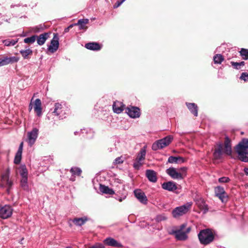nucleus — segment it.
<instances>
[{"label": "nucleus", "instance_id": "1", "mask_svg": "<svg viewBox=\"0 0 248 248\" xmlns=\"http://www.w3.org/2000/svg\"><path fill=\"white\" fill-rule=\"evenodd\" d=\"M232 149L231 140L226 137L224 143L219 142L214 146L213 150V159L220 160L223 157V155H232Z\"/></svg>", "mask_w": 248, "mask_h": 248}, {"label": "nucleus", "instance_id": "2", "mask_svg": "<svg viewBox=\"0 0 248 248\" xmlns=\"http://www.w3.org/2000/svg\"><path fill=\"white\" fill-rule=\"evenodd\" d=\"M235 151L239 159L243 162H248V139H243L236 146Z\"/></svg>", "mask_w": 248, "mask_h": 248}, {"label": "nucleus", "instance_id": "3", "mask_svg": "<svg viewBox=\"0 0 248 248\" xmlns=\"http://www.w3.org/2000/svg\"><path fill=\"white\" fill-rule=\"evenodd\" d=\"M191 229V227H186V225L183 224L180 226L179 229L173 230L171 234L174 235L177 240L185 241L187 239V234L190 232Z\"/></svg>", "mask_w": 248, "mask_h": 248}, {"label": "nucleus", "instance_id": "4", "mask_svg": "<svg viewBox=\"0 0 248 248\" xmlns=\"http://www.w3.org/2000/svg\"><path fill=\"white\" fill-rule=\"evenodd\" d=\"M198 238L201 244L206 245L213 241L214 235L211 230L205 229L200 232Z\"/></svg>", "mask_w": 248, "mask_h": 248}, {"label": "nucleus", "instance_id": "5", "mask_svg": "<svg viewBox=\"0 0 248 248\" xmlns=\"http://www.w3.org/2000/svg\"><path fill=\"white\" fill-rule=\"evenodd\" d=\"M173 140V137L168 136L154 142L152 146V150L156 151L169 145Z\"/></svg>", "mask_w": 248, "mask_h": 248}, {"label": "nucleus", "instance_id": "6", "mask_svg": "<svg viewBox=\"0 0 248 248\" xmlns=\"http://www.w3.org/2000/svg\"><path fill=\"white\" fill-rule=\"evenodd\" d=\"M146 154V146H145L142 148L140 152L138 153L137 157L133 164V167L136 169L139 170L140 167L142 165L143 161L145 158Z\"/></svg>", "mask_w": 248, "mask_h": 248}, {"label": "nucleus", "instance_id": "7", "mask_svg": "<svg viewBox=\"0 0 248 248\" xmlns=\"http://www.w3.org/2000/svg\"><path fill=\"white\" fill-rule=\"evenodd\" d=\"M192 205L191 202H188L182 206L177 207L172 211V214L174 217L177 218L186 214Z\"/></svg>", "mask_w": 248, "mask_h": 248}, {"label": "nucleus", "instance_id": "8", "mask_svg": "<svg viewBox=\"0 0 248 248\" xmlns=\"http://www.w3.org/2000/svg\"><path fill=\"white\" fill-rule=\"evenodd\" d=\"M13 185V182L9 180V170H7L5 172L1 175L0 186L6 188L8 193H10V188Z\"/></svg>", "mask_w": 248, "mask_h": 248}, {"label": "nucleus", "instance_id": "9", "mask_svg": "<svg viewBox=\"0 0 248 248\" xmlns=\"http://www.w3.org/2000/svg\"><path fill=\"white\" fill-rule=\"evenodd\" d=\"M39 130L37 128H33L31 132L27 133V142L30 146H31L35 142L38 135Z\"/></svg>", "mask_w": 248, "mask_h": 248}, {"label": "nucleus", "instance_id": "10", "mask_svg": "<svg viewBox=\"0 0 248 248\" xmlns=\"http://www.w3.org/2000/svg\"><path fill=\"white\" fill-rule=\"evenodd\" d=\"M13 209L8 205H5L4 206L0 207V217L3 219H6L12 214Z\"/></svg>", "mask_w": 248, "mask_h": 248}, {"label": "nucleus", "instance_id": "11", "mask_svg": "<svg viewBox=\"0 0 248 248\" xmlns=\"http://www.w3.org/2000/svg\"><path fill=\"white\" fill-rule=\"evenodd\" d=\"M216 195L221 201L222 202H226L228 201V195L225 192L224 188L221 186H217L215 188Z\"/></svg>", "mask_w": 248, "mask_h": 248}, {"label": "nucleus", "instance_id": "12", "mask_svg": "<svg viewBox=\"0 0 248 248\" xmlns=\"http://www.w3.org/2000/svg\"><path fill=\"white\" fill-rule=\"evenodd\" d=\"M59 37L57 34H54L53 39L51 40L50 45L48 47V50L51 53H54L59 48Z\"/></svg>", "mask_w": 248, "mask_h": 248}, {"label": "nucleus", "instance_id": "13", "mask_svg": "<svg viewBox=\"0 0 248 248\" xmlns=\"http://www.w3.org/2000/svg\"><path fill=\"white\" fill-rule=\"evenodd\" d=\"M126 112L128 115L132 118H139L140 115V109L135 107H128L126 109Z\"/></svg>", "mask_w": 248, "mask_h": 248}, {"label": "nucleus", "instance_id": "14", "mask_svg": "<svg viewBox=\"0 0 248 248\" xmlns=\"http://www.w3.org/2000/svg\"><path fill=\"white\" fill-rule=\"evenodd\" d=\"M167 174L170 176L172 179L176 180H181L182 175L177 169L174 168H170L166 170Z\"/></svg>", "mask_w": 248, "mask_h": 248}, {"label": "nucleus", "instance_id": "15", "mask_svg": "<svg viewBox=\"0 0 248 248\" xmlns=\"http://www.w3.org/2000/svg\"><path fill=\"white\" fill-rule=\"evenodd\" d=\"M134 195L137 199L142 203L146 204L147 199L144 193L140 189H136L134 190Z\"/></svg>", "mask_w": 248, "mask_h": 248}, {"label": "nucleus", "instance_id": "16", "mask_svg": "<svg viewBox=\"0 0 248 248\" xmlns=\"http://www.w3.org/2000/svg\"><path fill=\"white\" fill-rule=\"evenodd\" d=\"M19 61V58L16 57H3L0 58V62L1 66H4L11 63H14L17 62Z\"/></svg>", "mask_w": 248, "mask_h": 248}, {"label": "nucleus", "instance_id": "17", "mask_svg": "<svg viewBox=\"0 0 248 248\" xmlns=\"http://www.w3.org/2000/svg\"><path fill=\"white\" fill-rule=\"evenodd\" d=\"M53 113L57 116H60L59 117H62L65 114L64 107L62 104L57 103L55 104L54 110Z\"/></svg>", "mask_w": 248, "mask_h": 248}, {"label": "nucleus", "instance_id": "18", "mask_svg": "<svg viewBox=\"0 0 248 248\" xmlns=\"http://www.w3.org/2000/svg\"><path fill=\"white\" fill-rule=\"evenodd\" d=\"M162 187L165 190L173 191L177 188L176 183L172 181L165 182L162 184Z\"/></svg>", "mask_w": 248, "mask_h": 248}, {"label": "nucleus", "instance_id": "19", "mask_svg": "<svg viewBox=\"0 0 248 248\" xmlns=\"http://www.w3.org/2000/svg\"><path fill=\"white\" fill-rule=\"evenodd\" d=\"M50 32H45L40 34L39 36H37L36 40L37 44L39 46H42L44 45L46 40L49 38Z\"/></svg>", "mask_w": 248, "mask_h": 248}, {"label": "nucleus", "instance_id": "20", "mask_svg": "<svg viewBox=\"0 0 248 248\" xmlns=\"http://www.w3.org/2000/svg\"><path fill=\"white\" fill-rule=\"evenodd\" d=\"M34 111L36 113L38 116L42 115V103L40 99H36L34 102H32Z\"/></svg>", "mask_w": 248, "mask_h": 248}, {"label": "nucleus", "instance_id": "21", "mask_svg": "<svg viewBox=\"0 0 248 248\" xmlns=\"http://www.w3.org/2000/svg\"><path fill=\"white\" fill-rule=\"evenodd\" d=\"M104 243L106 245H107L109 246H111V247H114L121 248L123 246L120 243L118 242V241L115 240L114 239L110 238V237L106 238L104 240Z\"/></svg>", "mask_w": 248, "mask_h": 248}, {"label": "nucleus", "instance_id": "22", "mask_svg": "<svg viewBox=\"0 0 248 248\" xmlns=\"http://www.w3.org/2000/svg\"><path fill=\"white\" fill-rule=\"evenodd\" d=\"M195 202L196 205L202 211H203L204 213H206L208 211L207 206L205 204L203 199L201 198L196 199L195 200Z\"/></svg>", "mask_w": 248, "mask_h": 248}, {"label": "nucleus", "instance_id": "23", "mask_svg": "<svg viewBox=\"0 0 248 248\" xmlns=\"http://www.w3.org/2000/svg\"><path fill=\"white\" fill-rule=\"evenodd\" d=\"M124 105L119 101L114 102L113 105V109L115 113H120L124 108Z\"/></svg>", "mask_w": 248, "mask_h": 248}, {"label": "nucleus", "instance_id": "24", "mask_svg": "<svg viewBox=\"0 0 248 248\" xmlns=\"http://www.w3.org/2000/svg\"><path fill=\"white\" fill-rule=\"evenodd\" d=\"M87 220L86 217L75 218L72 220H70L69 224L70 226H72V224L71 223V221H72L75 225L80 226L84 224Z\"/></svg>", "mask_w": 248, "mask_h": 248}, {"label": "nucleus", "instance_id": "25", "mask_svg": "<svg viewBox=\"0 0 248 248\" xmlns=\"http://www.w3.org/2000/svg\"><path fill=\"white\" fill-rule=\"evenodd\" d=\"M146 175L148 180L152 182H155L157 180L156 174L155 171L148 170L146 171Z\"/></svg>", "mask_w": 248, "mask_h": 248}, {"label": "nucleus", "instance_id": "26", "mask_svg": "<svg viewBox=\"0 0 248 248\" xmlns=\"http://www.w3.org/2000/svg\"><path fill=\"white\" fill-rule=\"evenodd\" d=\"M89 23V19H82L78 20L77 23L74 24L75 26H79V30H85L87 29L86 25Z\"/></svg>", "mask_w": 248, "mask_h": 248}, {"label": "nucleus", "instance_id": "27", "mask_svg": "<svg viewBox=\"0 0 248 248\" xmlns=\"http://www.w3.org/2000/svg\"><path fill=\"white\" fill-rule=\"evenodd\" d=\"M86 48L92 50H99L101 49L100 45L97 43H88L85 45Z\"/></svg>", "mask_w": 248, "mask_h": 248}, {"label": "nucleus", "instance_id": "28", "mask_svg": "<svg viewBox=\"0 0 248 248\" xmlns=\"http://www.w3.org/2000/svg\"><path fill=\"white\" fill-rule=\"evenodd\" d=\"M186 106L189 110L194 116H197L198 115V107L195 103H186Z\"/></svg>", "mask_w": 248, "mask_h": 248}, {"label": "nucleus", "instance_id": "29", "mask_svg": "<svg viewBox=\"0 0 248 248\" xmlns=\"http://www.w3.org/2000/svg\"><path fill=\"white\" fill-rule=\"evenodd\" d=\"M99 190L101 192L105 194L112 195L114 193V191L112 189L102 185H100Z\"/></svg>", "mask_w": 248, "mask_h": 248}, {"label": "nucleus", "instance_id": "30", "mask_svg": "<svg viewBox=\"0 0 248 248\" xmlns=\"http://www.w3.org/2000/svg\"><path fill=\"white\" fill-rule=\"evenodd\" d=\"M20 53L24 59H28V56L32 54V51L31 49L28 48L25 50H20Z\"/></svg>", "mask_w": 248, "mask_h": 248}, {"label": "nucleus", "instance_id": "31", "mask_svg": "<svg viewBox=\"0 0 248 248\" xmlns=\"http://www.w3.org/2000/svg\"><path fill=\"white\" fill-rule=\"evenodd\" d=\"M19 172L21 177L28 176V170L25 165H21L18 168Z\"/></svg>", "mask_w": 248, "mask_h": 248}, {"label": "nucleus", "instance_id": "32", "mask_svg": "<svg viewBox=\"0 0 248 248\" xmlns=\"http://www.w3.org/2000/svg\"><path fill=\"white\" fill-rule=\"evenodd\" d=\"M18 39L16 40L6 39L3 40L2 42L6 46H13L18 42Z\"/></svg>", "mask_w": 248, "mask_h": 248}, {"label": "nucleus", "instance_id": "33", "mask_svg": "<svg viewBox=\"0 0 248 248\" xmlns=\"http://www.w3.org/2000/svg\"><path fill=\"white\" fill-rule=\"evenodd\" d=\"M27 181H28V176L21 177V186L24 189H27L28 185H27Z\"/></svg>", "mask_w": 248, "mask_h": 248}, {"label": "nucleus", "instance_id": "34", "mask_svg": "<svg viewBox=\"0 0 248 248\" xmlns=\"http://www.w3.org/2000/svg\"><path fill=\"white\" fill-rule=\"evenodd\" d=\"M223 60V56L220 54H217L214 57V61L215 63L220 64Z\"/></svg>", "mask_w": 248, "mask_h": 248}, {"label": "nucleus", "instance_id": "35", "mask_svg": "<svg viewBox=\"0 0 248 248\" xmlns=\"http://www.w3.org/2000/svg\"><path fill=\"white\" fill-rule=\"evenodd\" d=\"M37 36L33 35L30 37L26 38L24 40V42L27 44H31L34 43L36 39Z\"/></svg>", "mask_w": 248, "mask_h": 248}, {"label": "nucleus", "instance_id": "36", "mask_svg": "<svg viewBox=\"0 0 248 248\" xmlns=\"http://www.w3.org/2000/svg\"><path fill=\"white\" fill-rule=\"evenodd\" d=\"M240 53L244 60H247L248 59V49L242 48Z\"/></svg>", "mask_w": 248, "mask_h": 248}, {"label": "nucleus", "instance_id": "37", "mask_svg": "<svg viewBox=\"0 0 248 248\" xmlns=\"http://www.w3.org/2000/svg\"><path fill=\"white\" fill-rule=\"evenodd\" d=\"M70 171L73 175H80L81 172V170L78 168H72L70 170Z\"/></svg>", "mask_w": 248, "mask_h": 248}, {"label": "nucleus", "instance_id": "38", "mask_svg": "<svg viewBox=\"0 0 248 248\" xmlns=\"http://www.w3.org/2000/svg\"><path fill=\"white\" fill-rule=\"evenodd\" d=\"M178 170V172L181 174L182 175V179H183L185 176L186 175V172L187 168L186 167H182L179 169H177Z\"/></svg>", "mask_w": 248, "mask_h": 248}, {"label": "nucleus", "instance_id": "39", "mask_svg": "<svg viewBox=\"0 0 248 248\" xmlns=\"http://www.w3.org/2000/svg\"><path fill=\"white\" fill-rule=\"evenodd\" d=\"M124 157L122 156L117 157L113 162V164L115 165L120 164L124 162Z\"/></svg>", "mask_w": 248, "mask_h": 248}, {"label": "nucleus", "instance_id": "40", "mask_svg": "<svg viewBox=\"0 0 248 248\" xmlns=\"http://www.w3.org/2000/svg\"><path fill=\"white\" fill-rule=\"evenodd\" d=\"M21 155L22 154L16 153L14 160L15 164H19L20 163L21 159Z\"/></svg>", "mask_w": 248, "mask_h": 248}, {"label": "nucleus", "instance_id": "41", "mask_svg": "<svg viewBox=\"0 0 248 248\" xmlns=\"http://www.w3.org/2000/svg\"><path fill=\"white\" fill-rule=\"evenodd\" d=\"M168 162L170 163H178V158L175 156H170L168 159Z\"/></svg>", "mask_w": 248, "mask_h": 248}, {"label": "nucleus", "instance_id": "42", "mask_svg": "<svg viewBox=\"0 0 248 248\" xmlns=\"http://www.w3.org/2000/svg\"><path fill=\"white\" fill-rule=\"evenodd\" d=\"M240 79L244 80L245 81H248V74L242 73L240 77Z\"/></svg>", "mask_w": 248, "mask_h": 248}, {"label": "nucleus", "instance_id": "43", "mask_svg": "<svg viewBox=\"0 0 248 248\" xmlns=\"http://www.w3.org/2000/svg\"><path fill=\"white\" fill-rule=\"evenodd\" d=\"M218 181L219 183H228L230 181V179L228 177H223L221 178H220L218 179Z\"/></svg>", "mask_w": 248, "mask_h": 248}, {"label": "nucleus", "instance_id": "44", "mask_svg": "<svg viewBox=\"0 0 248 248\" xmlns=\"http://www.w3.org/2000/svg\"><path fill=\"white\" fill-rule=\"evenodd\" d=\"M167 219V217L163 215H158L156 217L157 221H161Z\"/></svg>", "mask_w": 248, "mask_h": 248}, {"label": "nucleus", "instance_id": "45", "mask_svg": "<svg viewBox=\"0 0 248 248\" xmlns=\"http://www.w3.org/2000/svg\"><path fill=\"white\" fill-rule=\"evenodd\" d=\"M231 64L232 66H233L235 69H239L240 68V65H239V63L237 62H231Z\"/></svg>", "mask_w": 248, "mask_h": 248}, {"label": "nucleus", "instance_id": "46", "mask_svg": "<svg viewBox=\"0 0 248 248\" xmlns=\"http://www.w3.org/2000/svg\"><path fill=\"white\" fill-rule=\"evenodd\" d=\"M89 248H104V247L102 244H96Z\"/></svg>", "mask_w": 248, "mask_h": 248}, {"label": "nucleus", "instance_id": "47", "mask_svg": "<svg viewBox=\"0 0 248 248\" xmlns=\"http://www.w3.org/2000/svg\"><path fill=\"white\" fill-rule=\"evenodd\" d=\"M74 26H75L74 24L70 25L67 28L64 29V33L68 32L69 31V30L73 28Z\"/></svg>", "mask_w": 248, "mask_h": 248}, {"label": "nucleus", "instance_id": "48", "mask_svg": "<svg viewBox=\"0 0 248 248\" xmlns=\"http://www.w3.org/2000/svg\"><path fill=\"white\" fill-rule=\"evenodd\" d=\"M23 143L21 142L19 146V148H18L17 153L22 154V150H23Z\"/></svg>", "mask_w": 248, "mask_h": 248}, {"label": "nucleus", "instance_id": "49", "mask_svg": "<svg viewBox=\"0 0 248 248\" xmlns=\"http://www.w3.org/2000/svg\"><path fill=\"white\" fill-rule=\"evenodd\" d=\"M40 29L43 30L42 27H35L33 28V31L35 32H39L40 31Z\"/></svg>", "mask_w": 248, "mask_h": 248}, {"label": "nucleus", "instance_id": "50", "mask_svg": "<svg viewBox=\"0 0 248 248\" xmlns=\"http://www.w3.org/2000/svg\"><path fill=\"white\" fill-rule=\"evenodd\" d=\"M122 4V2L120 0H118L117 2L114 5V8H116L120 6Z\"/></svg>", "mask_w": 248, "mask_h": 248}, {"label": "nucleus", "instance_id": "51", "mask_svg": "<svg viewBox=\"0 0 248 248\" xmlns=\"http://www.w3.org/2000/svg\"><path fill=\"white\" fill-rule=\"evenodd\" d=\"M32 99H33V98H32V99L31 100V102L30 103V104L29 105V109L30 111H31V110L32 109V108L33 107V103L32 102Z\"/></svg>", "mask_w": 248, "mask_h": 248}, {"label": "nucleus", "instance_id": "52", "mask_svg": "<svg viewBox=\"0 0 248 248\" xmlns=\"http://www.w3.org/2000/svg\"><path fill=\"white\" fill-rule=\"evenodd\" d=\"M177 158H178V163L179 162H184L185 161V159L182 157H177Z\"/></svg>", "mask_w": 248, "mask_h": 248}, {"label": "nucleus", "instance_id": "53", "mask_svg": "<svg viewBox=\"0 0 248 248\" xmlns=\"http://www.w3.org/2000/svg\"><path fill=\"white\" fill-rule=\"evenodd\" d=\"M239 63V65H240V66H244L245 65V62H238Z\"/></svg>", "mask_w": 248, "mask_h": 248}, {"label": "nucleus", "instance_id": "54", "mask_svg": "<svg viewBox=\"0 0 248 248\" xmlns=\"http://www.w3.org/2000/svg\"><path fill=\"white\" fill-rule=\"evenodd\" d=\"M244 171H245V173H246L247 175H248V168H245V169H244Z\"/></svg>", "mask_w": 248, "mask_h": 248}, {"label": "nucleus", "instance_id": "55", "mask_svg": "<svg viewBox=\"0 0 248 248\" xmlns=\"http://www.w3.org/2000/svg\"><path fill=\"white\" fill-rule=\"evenodd\" d=\"M122 201H123V199L122 198H120L119 199V201L120 202H122Z\"/></svg>", "mask_w": 248, "mask_h": 248}, {"label": "nucleus", "instance_id": "56", "mask_svg": "<svg viewBox=\"0 0 248 248\" xmlns=\"http://www.w3.org/2000/svg\"><path fill=\"white\" fill-rule=\"evenodd\" d=\"M85 129H83V130L81 129V130H80V132H81L82 133H84V132H83V131H85Z\"/></svg>", "mask_w": 248, "mask_h": 248}, {"label": "nucleus", "instance_id": "57", "mask_svg": "<svg viewBox=\"0 0 248 248\" xmlns=\"http://www.w3.org/2000/svg\"><path fill=\"white\" fill-rule=\"evenodd\" d=\"M78 132L76 131V132H75V133H75V135H77L78 134Z\"/></svg>", "mask_w": 248, "mask_h": 248}, {"label": "nucleus", "instance_id": "58", "mask_svg": "<svg viewBox=\"0 0 248 248\" xmlns=\"http://www.w3.org/2000/svg\"><path fill=\"white\" fill-rule=\"evenodd\" d=\"M66 248H71L70 247H67Z\"/></svg>", "mask_w": 248, "mask_h": 248}]
</instances>
